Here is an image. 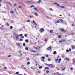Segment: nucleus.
Wrapping results in <instances>:
<instances>
[{"label": "nucleus", "mask_w": 75, "mask_h": 75, "mask_svg": "<svg viewBox=\"0 0 75 75\" xmlns=\"http://www.w3.org/2000/svg\"><path fill=\"white\" fill-rule=\"evenodd\" d=\"M49 67L50 68H55V66H53V65L52 64L49 65Z\"/></svg>", "instance_id": "f257e3e1"}, {"label": "nucleus", "mask_w": 75, "mask_h": 75, "mask_svg": "<svg viewBox=\"0 0 75 75\" xmlns=\"http://www.w3.org/2000/svg\"><path fill=\"white\" fill-rule=\"evenodd\" d=\"M44 29L43 28L40 29V33H42L43 32H44Z\"/></svg>", "instance_id": "f03ea898"}, {"label": "nucleus", "mask_w": 75, "mask_h": 75, "mask_svg": "<svg viewBox=\"0 0 75 75\" xmlns=\"http://www.w3.org/2000/svg\"><path fill=\"white\" fill-rule=\"evenodd\" d=\"M60 30L61 31V32H64V33H66V31L64 30V29L63 28H61L60 29Z\"/></svg>", "instance_id": "7ed1b4c3"}, {"label": "nucleus", "mask_w": 75, "mask_h": 75, "mask_svg": "<svg viewBox=\"0 0 75 75\" xmlns=\"http://www.w3.org/2000/svg\"><path fill=\"white\" fill-rule=\"evenodd\" d=\"M16 45L19 47V48H21V46H20V45H21V43H16Z\"/></svg>", "instance_id": "20e7f679"}, {"label": "nucleus", "mask_w": 75, "mask_h": 75, "mask_svg": "<svg viewBox=\"0 0 75 75\" xmlns=\"http://www.w3.org/2000/svg\"><path fill=\"white\" fill-rule=\"evenodd\" d=\"M73 62L72 64L73 65H75V59H73Z\"/></svg>", "instance_id": "39448f33"}, {"label": "nucleus", "mask_w": 75, "mask_h": 75, "mask_svg": "<svg viewBox=\"0 0 75 75\" xmlns=\"http://www.w3.org/2000/svg\"><path fill=\"white\" fill-rule=\"evenodd\" d=\"M51 50V46H49L47 49V50Z\"/></svg>", "instance_id": "423d86ee"}, {"label": "nucleus", "mask_w": 75, "mask_h": 75, "mask_svg": "<svg viewBox=\"0 0 75 75\" xmlns=\"http://www.w3.org/2000/svg\"><path fill=\"white\" fill-rule=\"evenodd\" d=\"M60 22L62 23H64V21H63L62 19H60L59 20Z\"/></svg>", "instance_id": "0eeeda50"}, {"label": "nucleus", "mask_w": 75, "mask_h": 75, "mask_svg": "<svg viewBox=\"0 0 75 75\" xmlns=\"http://www.w3.org/2000/svg\"><path fill=\"white\" fill-rule=\"evenodd\" d=\"M40 48V47H39L38 46L37 47H36L35 48V49H36V50H39V49Z\"/></svg>", "instance_id": "6e6552de"}, {"label": "nucleus", "mask_w": 75, "mask_h": 75, "mask_svg": "<svg viewBox=\"0 0 75 75\" xmlns=\"http://www.w3.org/2000/svg\"><path fill=\"white\" fill-rule=\"evenodd\" d=\"M35 14L36 16H39V15H38V14L37 13H35Z\"/></svg>", "instance_id": "1a4fd4ad"}, {"label": "nucleus", "mask_w": 75, "mask_h": 75, "mask_svg": "<svg viewBox=\"0 0 75 75\" xmlns=\"http://www.w3.org/2000/svg\"><path fill=\"white\" fill-rule=\"evenodd\" d=\"M7 3L8 4H9V5H10V6H11L13 7V6H12V5H11V4L9 2H8Z\"/></svg>", "instance_id": "9d476101"}, {"label": "nucleus", "mask_w": 75, "mask_h": 75, "mask_svg": "<svg viewBox=\"0 0 75 75\" xmlns=\"http://www.w3.org/2000/svg\"><path fill=\"white\" fill-rule=\"evenodd\" d=\"M50 33L51 34H53V30H50Z\"/></svg>", "instance_id": "9b49d317"}, {"label": "nucleus", "mask_w": 75, "mask_h": 75, "mask_svg": "<svg viewBox=\"0 0 75 75\" xmlns=\"http://www.w3.org/2000/svg\"><path fill=\"white\" fill-rule=\"evenodd\" d=\"M41 2V0H39V1L37 2L38 3L40 4Z\"/></svg>", "instance_id": "f8f14e48"}, {"label": "nucleus", "mask_w": 75, "mask_h": 75, "mask_svg": "<svg viewBox=\"0 0 75 75\" xmlns=\"http://www.w3.org/2000/svg\"><path fill=\"white\" fill-rule=\"evenodd\" d=\"M56 54H57V52H56V51H54L53 52V54L54 55H56Z\"/></svg>", "instance_id": "ddd939ff"}, {"label": "nucleus", "mask_w": 75, "mask_h": 75, "mask_svg": "<svg viewBox=\"0 0 75 75\" xmlns=\"http://www.w3.org/2000/svg\"><path fill=\"white\" fill-rule=\"evenodd\" d=\"M6 25L7 26H8V27H9V26H10V25L8 24V23H7Z\"/></svg>", "instance_id": "4468645a"}, {"label": "nucleus", "mask_w": 75, "mask_h": 75, "mask_svg": "<svg viewBox=\"0 0 75 75\" xmlns=\"http://www.w3.org/2000/svg\"><path fill=\"white\" fill-rule=\"evenodd\" d=\"M45 69H48V70L50 69V68H48V67H45Z\"/></svg>", "instance_id": "2eb2a0df"}, {"label": "nucleus", "mask_w": 75, "mask_h": 75, "mask_svg": "<svg viewBox=\"0 0 75 75\" xmlns=\"http://www.w3.org/2000/svg\"><path fill=\"white\" fill-rule=\"evenodd\" d=\"M22 68H24V69H26V70H27V69L25 68V67H24V66H23L22 67Z\"/></svg>", "instance_id": "dca6fc26"}, {"label": "nucleus", "mask_w": 75, "mask_h": 75, "mask_svg": "<svg viewBox=\"0 0 75 75\" xmlns=\"http://www.w3.org/2000/svg\"><path fill=\"white\" fill-rule=\"evenodd\" d=\"M33 9L34 10H36V11L38 10V9H37V8H33Z\"/></svg>", "instance_id": "f3484780"}, {"label": "nucleus", "mask_w": 75, "mask_h": 75, "mask_svg": "<svg viewBox=\"0 0 75 75\" xmlns=\"http://www.w3.org/2000/svg\"><path fill=\"white\" fill-rule=\"evenodd\" d=\"M25 42H28V41H29L28 40L26 39V40H25Z\"/></svg>", "instance_id": "a211bd4d"}, {"label": "nucleus", "mask_w": 75, "mask_h": 75, "mask_svg": "<svg viewBox=\"0 0 75 75\" xmlns=\"http://www.w3.org/2000/svg\"><path fill=\"white\" fill-rule=\"evenodd\" d=\"M56 74L59 75H61V74H59V73L58 72L56 73Z\"/></svg>", "instance_id": "6ab92c4d"}, {"label": "nucleus", "mask_w": 75, "mask_h": 75, "mask_svg": "<svg viewBox=\"0 0 75 75\" xmlns=\"http://www.w3.org/2000/svg\"><path fill=\"white\" fill-rule=\"evenodd\" d=\"M15 74H16V75H18V74H19V72H17L15 73Z\"/></svg>", "instance_id": "aec40b11"}, {"label": "nucleus", "mask_w": 75, "mask_h": 75, "mask_svg": "<svg viewBox=\"0 0 75 75\" xmlns=\"http://www.w3.org/2000/svg\"><path fill=\"white\" fill-rule=\"evenodd\" d=\"M16 40H18V39H19V38L17 37V36H16Z\"/></svg>", "instance_id": "412c9836"}, {"label": "nucleus", "mask_w": 75, "mask_h": 75, "mask_svg": "<svg viewBox=\"0 0 75 75\" xmlns=\"http://www.w3.org/2000/svg\"><path fill=\"white\" fill-rule=\"evenodd\" d=\"M23 41V40L22 39H21L19 40V41Z\"/></svg>", "instance_id": "4be33fe9"}, {"label": "nucleus", "mask_w": 75, "mask_h": 75, "mask_svg": "<svg viewBox=\"0 0 75 75\" xmlns=\"http://www.w3.org/2000/svg\"><path fill=\"white\" fill-rule=\"evenodd\" d=\"M24 36L25 37H27V34H25L24 35Z\"/></svg>", "instance_id": "5701e85b"}, {"label": "nucleus", "mask_w": 75, "mask_h": 75, "mask_svg": "<svg viewBox=\"0 0 75 75\" xmlns=\"http://www.w3.org/2000/svg\"><path fill=\"white\" fill-rule=\"evenodd\" d=\"M59 22H60V21H58L57 22L55 23V24H57V23H59Z\"/></svg>", "instance_id": "b1692460"}, {"label": "nucleus", "mask_w": 75, "mask_h": 75, "mask_svg": "<svg viewBox=\"0 0 75 75\" xmlns=\"http://www.w3.org/2000/svg\"><path fill=\"white\" fill-rule=\"evenodd\" d=\"M27 61H28L30 60V58H27Z\"/></svg>", "instance_id": "393cba45"}, {"label": "nucleus", "mask_w": 75, "mask_h": 75, "mask_svg": "<svg viewBox=\"0 0 75 75\" xmlns=\"http://www.w3.org/2000/svg\"><path fill=\"white\" fill-rule=\"evenodd\" d=\"M42 68V66H40L39 67V69H41V68Z\"/></svg>", "instance_id": "a878e982"}, {"label": "nucleus", "mask_w": 75, "mask_h": 75, "mask_svg": "<svg viewBox=\"0 0 75 75\" xmlns=\"http://www.w3.org/2000/svg\"><path fill=\"white\" fill-rule=\"evenodd\" d=\"M48 73H49V71H46V74H48Z\"/></svg>", "instance_id": "bb28decb"}, {"label": "nucleus", "mask_w": 75, "mask_h": 75, "mask_svg": "<svg viewBox=\"0 0 75 75\" xmlns=\"http://www.w3.org/2000/svg\"><path fill=\"white\" fill-rule=\"evenodd\" d=\"M60 7H61V8H64V6H60Z\"/></svg>", "instance_id": "cd10ccee"}, {"label": "nucleus", "mask_w": 75, "mask_h": 75, "mask_svg": "<svg viewBox=\"0 0 75 75\" xmlns=\"http://www.w3.org/2000/svg\"><path fill=\"white\" fill-rule=\"evenodd\" d=\"M10 13L11 14H13V11H10Z\"/></svg>", "instance_id": "c85d7f7f"}, {"label": "nucleus", "mask_w": 75, "mask_h": 75, "mask_svg": "<svg viewBox=\"0 0 75 75\" xmlns=\"http://www.w3.org/2000/svg\"><path fill=\"white\" fill-rule=\"evenodd\" d=\"M48 61H51V59H48Z\"/></svg>", "instance_id": "c756f323"}, {"label": "nucleus", "mask_w": 75, "mask_h": 75, "mask_svg": "<svg viewBox=\"0 0 75 75\" xmlns=\"http://www.w3.org/2000/svg\"><path fill=\"white\" fill-rule=\"evenodd\" d=\"M11 23H14V21L13 20H11Z\"/></svg>", "instance_id": "7c9ffc66"}, {"label": "nucleus", "mask_w": 75, "mask_h": 75, "mask_svg": "<svg viewBox=\"0 0 75 75\" xmlns=\"http://www.w3.org/2000/svg\"><path fill=\"white\" fill-rule=\"evenodd\" d=\"M45 42H47V39H45Z\"/></svg>", "instance_id": "2f4dec72"}, {"label": "nucleus", "mask_w": 75, "mask_h": 75, "mask_svg": "<svg viewBox=\"0 0 75 75\" xmlns=\"http://www.w3.org/2000/svg\"><path fill=\"white\" fill-rule=\"evenodd\" d=\"M59 38H61V36L60 35L58 36Z\"/></svg>", "instance_id": "473e14b6"}, {"label": "nucleus", "mask_w": 75, "mask_h": 75, "mask_svg": "<svg viewBox=\"0 0 75 75\" xmlns=\"http://www.w3.org/2000/svg\"><path fill=\"white\" fill-rule=\"evenodd\" d=\"M20 37H22L23 36V34H21L19 35Z\"/></svg>", "instance_id": "72a5a7b5"}, {"label": "nucleus", "mask_w": 75, "mask_h": 75, "mask_svg": "<svg viewBox=\"0 0 75 75\" xmlns=\"http://www.w3.org/2000/svg\"><path fill=\"white\" fill-rule=\"evenodd\" d=\"M32 52H34V53H35V52H37V51H32Z\"/></svg>", "instance_id": "f704fd0d"}, {"label": "nucleus", "mask_w": 75, "mask_h": 75, "mask_svg": "<svg viewBox=\"0 0 75 75\" xmlns=\"http://www.w3.org/2000/svg\"><path fill=\"white\" fill-rule=\"evenodd\" d=\"M23 46H25V43H23Z\"/></svg>", "instance_id": "c9c22d12"}, {"label": "nucleus", "mask_w": 75, "mask_h": 75, "mask_svg": "<svg viewBox=\"0 0 75 75\" xmlns=\"http://www.w3.org/2000/svg\"><path fill=\"white\" fill-rule=\"evenodd\" d=\"M55 61H56V62H57L58 61V59H56L55 60Z\"/></svg>", "instance_id": "e433bc0d"}, {"label": "nucleus", "mask_w": 75, "mask_h": 75, "mask_svg": "<svg viewBox=\"0 0 75 75\" xmlns=\"http://www.w3.org/2000/svg\"><path fill=\"white\" fill-rule=\"evenodd\" d=\"M30 62H28L27 63V65H30Z\"/></svg>", "instance_id": "4c0bfd02"}, {"label": "nucleus", "mask_w": 75, "mask_h": 75, "mask_svg": "<svg viewBox=\"0 0 75 75\" xmlns=\"http://www.w3.org/2000/svg\"><path fill=\"white\" fill-rule=\"evenodd\" d=\"M27 21L28 22H29L30 21L29 20H27Z\"/></svg>", "instance_id": "58836bf2"}, {"label": "nucleus", "mask_w": 75, "mask_h": 75, "mask_svg": "<svg viewBox=\"0 0 75 75\" xmlns=\"http://www.w3.org/2000/svg\"><path fill=\"white\" fill-rule=\"evenodd\" d=\"M28 17H30V18H32V16H28Z\"/></svg>", "instance_id": "ea45409f"}, {"label": "nucleus", "mask_w": 75, "mask_h": 75, "mask_svg": "<svg viewBox=\"0 0 75 75\" xmlns=\"http://www.w3.org/2000/svg\"><path fill=\"white\" fill-rule=\"evenodd\" d=\"M51 11H53V9H51V8H50L49 9Z\"/></svg>", "instance_id": "a19ab883"}, {"label": "nucleus", "mask_w": 75, "mask_h": 75, "mask_svg": "<svg viewBox=\"0 0 75 75\" xmlns=\"http://www.w3.org/2000/svg\"><path fill=\"white\" fill-rule=\"evenodd\" d=\"M57 6H58V7H59V6H60V5H59V4H57Z\"/></svg>", "instance_id": "79ce46f5"}, {"label": "nucleus", "mask_w": 75, "mask_h": 75, "mask_svg": "<svg viewBox=\"0 0 75 75\" xmlns=\"http://www.w3.org/2000/svg\"><path fill=\"white\" fill-rule=\"evenodd\" d=\"M72 48H73V49H75V46H72Z\"/></svg>", "instance_id": "37998d69"}, {"label": "nucleus", "mask_w": 75, "mask_h": 75, "mask_svg": "<svg viewBox=\"0 0 75 75\" xmlns=\"http://www.w3.org/2000/svg\"><path fill=\"white\" fill-rule=\"evenodd\" d=\"M42 59H45V57H42Z\"/></svg>", "instance_id": "c03bdc74"}, {"label": "nucleus", "mask_w": 75, "mask_h": 75, "mask_svg": "<svg viewBox=\"0 0 75 75\" xmlns=\"http://www.w3.org/2000/svg\"><path fill=\"white\" fill-rule=\"evenodd\" d=\"M13 27H12V26H10V29H12L13 28Z\"/></svg>", "instance_id": "a18cd8bd"}, {"label": "nucleus", "mask_w": 75, "mask_h": 75, "mask_svg": "<svg viewBox=\"0 0 75 75\" xmlns=\"http://www.w3.org/2000/svg\"><path fill=\"white\" fill-rule=\"evenodd\" d=\"M25 49L26 50H28V49L27 47H26Z\"/></svg>", "instance_id": "49530a36"}, {"label": "nucleus", "mask_w": 75, "mask_h": 75, "mask_svg": "<svg viewBox=\"0 0 75 75\" xmlns=\"http://www.w3.org/2000/svg\"><path fill=\"white\" fill-rule=\"evenodd\" d=\"M17 6V3H15L14 5V6Z\"/></svg>", "instance_id": "de8ad7c7"}, {"label": "nucleus", "mask_w": 75, "mask_h": 75, "mask_svg": "<svg viewBox=\"0 0 75 75\" xmlns=\"http://www.w3.org/2000/svg\"><path fill=\"white\" fill-rule=\"evenodd\" d=\"M7 68L6 67H5V68H4V69H7Z\"/></svg>", "instance_id": "09e8293b"}, {"label": "nucleus", "mask_w": 75, "mask_h": 75, "mask_svg": "<svg viewBox=\"0 0 75 75\" xmlns=\"http://www.w3.org/2000/svg\"><path fill=\"white\" fill-rule=\"evenodd\" d=\"M34 7V5H32V6H30V7Z\"/></svg>", "instance_id": "8fccbe9b"}, {"label": "nucleus", "mask_w": 75, "mask_h": 75, "mask_svg": "<svg viewBox=\"0 0 75 75\" xmlns=\"http://www.w3.org/2000/svg\"><path fill=\"white\" fill-rule=\"evenodd\" d=\"M41 61H43V62H44V61H45L43 59H42Z\"/></svg>", "instance_id": "3c124183"}, {"label": "nucleus", "mask_w": 75, "mask_h": 75, "mask_svg": "<svg viewBox=\"0 0 75 75\" xmlns=\"http://www.w3.org/2000/svg\"><path fill=\"white\" fill-rule=\"evenodd\" d=\"M72 26L73 27H74V26H75V24H73L72 25Z\"/></svg>", "instance_id": "603ef678"}, {"label": "nucleus", "mask_w": 75, "mask_h": 75, "mask_svg": "<svg viewBox=\"0 0 75 75\" xmlns=\"http://www.w3.org/2000/svg\"><path fill=\"white\" fill-rule=\"evenodd\" d=\"M19 8H21V6H19Z\"/></svg>", "instance_id": "864d4df0"}, {"label": "nucleus", "mask_w": 75, "mask_h": 75, "mask_svg": "<svg viewBox=\"0 0 75 75\" xmlns=\"http://www.w3.org/2000/svg\"><path fill=\"white\" fill-rule=\"evenodd\" d=\"M65 67H64V69H62V71H64V70H65Z\"/></svg>", "instance_id": "5fc2aeb1"}, {"label": "nucleus", "mask_w": 75, "mask_h": 75, "mask_svg": "<svg viewBox=\"0 0 75 75\" xmlns=\"http://www.w3.org/2000/svg\"><path fill=\"white\" fill-rule=\"evenodd\" d=\"M57 75V73H55L52 74V75Z\"/></svg>", "instance_id": "6e6d98bb"}, {"label": "nucleus", "mask_w": 75, "mask_h": 75, "mask_svg": "<svg viewBox=\"0 0 75 75\" xmlns=\"http://www.w3.org/2000/svg\"><path fill=\"white\" fill-rule=\"evenodd\" d=\"M67 52H69V50L67 49L66 50Z\"/></svg>", "instance_id": "4d7b16f0"}, {"label": "nucleus", "mask_w": 75, "mask_h": 75, "mask_svg": "<svg viewBox=\"0 0 75 75\" xmlns=\"http://www.w3.org/2000/svg\"><path fill=\"white\" fill-rule=\"evenodd\" d=\"M11 57V55H9V56H8V58H10V57Z\"/></svg>", "instance_id": "13d9d810"}, {"label": "nucleus", "mask_w": 75, "mask_h": 75, "mask_svg": "<svg viewBox=\"0 0 75 75\" xmlns=\"http://www.w3.org/2000/svg\"><path fill=\"white\" fill-rule=\"evenodd\" d=\"M46 57H48V55H46Z\"/></svg>", "instance_id": "bf43d9fd"}, {"label": "nucleus", "mask_w": 75, "mask_h": 75, "mask_svg": "<svg viewBox=\"0 0 75 75\" xmlns=\"http://www.w3.org/2000/svg\"><path fill=\"white\" fill-rule=\"evenodd\" d=\"M70 69H71V70H73V68H70Z\"/></svg>", "instance_id": "052dcab7"}, {"label": "nucleus", "mask_w": 75, "mask_h": 75, "mask_svg": "<svg viewBox=\"0 0 75 75\" xmlns=\"http://www.w3.org/2000/svg\"><path fill=\"white\" fill-rule=\"evenodd\" d=\"M33 22L34 23H35V24L36 23H35V21H33Z\"/></svg>", "instance_id": "680f3d73"}, {"label": "nucleus", "mask_w": 75, "mask_h": 75, "mask_svg": "<svg viewBox=\"0 0 75 75\" xmlns=\"http://www.w3.org/2000/svg\"><path fill=\"white\" fill-rule=\"evenodd\" d=\"M69 51H71V49H69Z\"/></svg>", "instance_id": "e2e57ef3"}, {"label": "nucleus", "mask_w": 75, "mask_h": 75, "mask_svg": "<svg viewBox=\"0 0 75 75\" xmlns=\"http://www.w3.org/2000/svg\"><path fill=\"white\" fill-rule=\"evenodd\" d=\"M59 61H61V59L60 58L59 59Z\"/></svg>", "instance_id": "0e129e2a"}, {"label": "nucleus", "mask_w": 75, "mask_h": 75, "mask_svg": "<svg viewBox=\"0 0 75 75\" xmlns=\"http://www.w3.org/2000/svg\"><path fill=\"white\" fill-rule=\"evenodd\" d=\"M63 42V40L60 41V42Z\"/></svg>", "instance_id": "69168bd1"}, {"label": "nucleus", "mask_w": 75, "mask_h": 75, "mask_svg": "<svg viewBox=\"0 0 75 75\" xmlns=\"http://www.w3.org/2000/svg\"><path fill=\"white\" fill-rule=\"evenodd\" d=\"M60 61H58V64H60Z\"/></svg>", "instance_id": "338daca9"}, {"label": "nucleus", "mask_w": 75, "mask_h": 75, "mask_svg": "<svg viewBox=\"0 0 75 75\" xmlns=\"http://www.w3.org/2000/svg\"><path fill=\"white\" fill-rule=\"evenodd\" d=\"M19 52H20V53H21V50H20L19 51Z\"/></svg>", "instance_id": "774afa93"}]
</instances>
